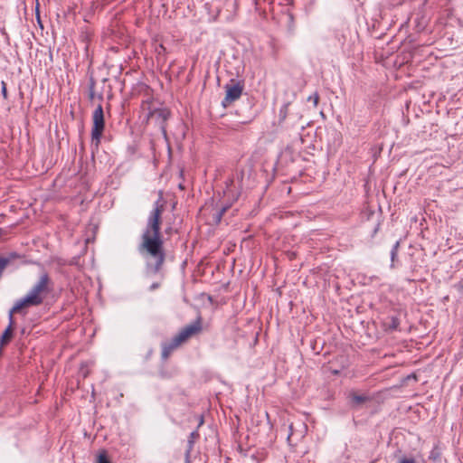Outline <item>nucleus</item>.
<instances>
[{
  "instance_id": "13",
  "label": "nucleus",
  "mask_w": 463,
  "mask_h": 463,
  "mask_svg": "<svg viewBox=\"0 0 463 463\" xmlns=\"http://www.w3.org/2000/svg\"><path fill=\"white\" fill-rule=\"evenodd\" d=\"M399 463H416L414 458H402Z\"/></svg>"
},
{
  "instance_id": "2",
  "label": "nucleus",
  "mask_w": 463,
  "mask_h": 463,
  "mask_svg": "<svg viewBox=\"0 0 463 463\" xmlns=\"http://www.w3.org/2000/svg\"><path fill=\"white\" fill-rule=\"evenodd\" d=\"M52 291V281L47 272H43L27 294L15 302L12 312L26 314L25 309L41 306Z\"/></svg>"
},
{
  "instance_id": "7",
  "label": "nucleus",
  "mask_w": 463,
  "mask_h": 463,
  "mask_svg": "<svg viewBox=\"0 0 463 463\" xmlns=\"http://www.w3.org/2000/svg\"><path fill=\"white\" fill-rule=\"evenodd\" d=\"M169 117L170 111L165 108H156V109H154L153 120H155L156 123L158 124L164 136L166 135L165 123L169 118Z\"/></svg>"
},
{
  "instance_id": "17",
  "label": "nucleus",
  "mask_w": 463,
  "mask_h": 463,
  "mask_svg": "<svg viewBox=\"0 0 463 463\" xmlns=\"http://www.w3.org/2000/svg\"><path fill=\"white\" fill-rule=\"evenodd\" d=\"M225 210H226V209H225V208H223V209L222 210L221 214H222V213L225 212Z\"/></svg>"
},
{
  "instance_id": "16",
  "label": "nucleus",
  "mask_w": 463,
  "mask_h": 463,
  "mask_svg": "<svg viewBox=\"0 0 463 463\" xmlns=\"http://www.w3.org/2000/svg\"><path fill=\"white\" fill-rule=\"evenodd\" d=\"M158 287H159L158 283H154V284L151 285L150 288H151L152 290H154V289L157 288Z\"/></svg>"
},
{
  "instance_id": "15",
  "label": "nucleus",
  "mask_w": 463,
  "mask_h": 463,
  "mask_svg": "<svg viewBox=\"0 0 463 463\" xmlns=\"http://www.w3.org/2000/svg\"><path fill=\"white\" fill-rule=\"evenodd\" d=\"M457 288L459 291H463V280L458 283Z\"/></svg>"
},
{
  "instance_id": "10",
  "label": "nucleus",
  "mask_w": 463,
  "mask_h": 463,
  "mask_svg": "<svg viewBox=\"0 0 463 463\" xmlns=\"http://www.w3.org/2000/svg\"><path fill=\"white\" fill-rule=\"evenodd\" d=\"M97 463H110L106 451L99 454Z\"/></svg>"
},
{
  "instance_id": "1",
  "label": "nucleus",
  "mask_w": 463,
  "mask_h": 463,
  "mask_svg": "<svg viewBox=\"0 0 463 463\" xmlns=\"http://www.w3.org/2000/svg\"><path fill=\"white\" fill-rule=\"evenodd\" d=\"M164 211L165 203L162 200L156 201L149 213L138 245V251L146 260L147 270L154 274L159 272L165 260L164 239L161 233Z\"/></svg>"
},
{
  "instance_id": "14",
  "label": "nucleus",
  "mask_w": 463,
  "mask_h": 463,
  "mask_svg": "<svg viewBox=\"0 0 463 463\" xmlns=\"http://www.w3.org/2000/svg\"><path fill=\"white\" fill-rule=\"evenodd\" d=\"M2 94L4 96V98H7V90H6V85L5 82H3V85H2Z\"/></svg>"
},
{
  "instance_id": "3",
  "label": "nucleus",
  "mask_w": 463,
  "mask_h": 463,
  "mask_svg": "<svg viewBox=\"0 0 463 463\" xmlns=\"http://www.w3.org/2000/svg\"><path fill=\"white\" fill-rule=\"evenodd\" d=\"M202 330V319L198 317L192 324L183 327L170 341L162 345V358L166 360L175 349L200 334Z\"/></svg>"
},
{
  "instance_id": "18",
  "label": "nucleus",
  "mask_w": 463,
  "mask_h": 463,
  "mask_svg": "<svg viewBox=\"0 0 463 463\" xmlns=\"http://www.w3.org/2000/svg\"><path fill=\"white\" fill-rule=\"evenodd\" d=\"M195 435H197L195 432H193V433H192V436H193V437H195Z\"/></svg>"
},
{
  "instance_id": "9",
  "label": "nucleus",
  "mask_w": 463,
  "mask_h": 463,
  "mask_svg": "<svg viewBox=\"0 0 463 463\" xmlns=\"http://www.w3.org/2000/svg\"><path fill=\"white\" fill-rule=\"evenodd\" d=\"M352 402L355 404H362L369 400V398L365 395H360L357 393L351 394Z\"/></svg>"
},
{
  "instance_id": "12",
  "label": "nucleus",
  "mask_w": 463,
  "mask_h": 463,
  "mask_svg": "<svg viewBox=\"0 0 463 463\" xmlns=\"http://www.w3.org/2000/svg\"><path fill=\"white\" fill-rule=\"evenodd\" d=\"M391 320H392V325H391V327L393 328V329H396L399 326V320L397 317H391Z\"/></svg>"
},
{
  "instance_id": "5",
  "label": "nucleus",
  "mask_w": 463,
  "mask_h": 463,
  "mask_svg": "<svg viewBox=\"0 0 463 463\" xmlns=\"http://www.w3.org/2000/svg\"><path fill=\"white\" fill-rule=\"evenodd\" d=\"M225 90L226 94L222 101L224 108L229 107L232 103L241 98L243 90V84L232 80L230 84L225 86Z\"/></svg>"
},
{
  "instance_id": "6",
  "label": "nucleus",
  "mask_w": 463,
  "mask_h": 463,
  "mask_svg": "<svg viewBox=\"0 0 463 463\" xmlns=\"http://www.w3.org/2000/svg\"><path fill=\"white\" fill-rule=\"evenodd\" d=\"M154 104L155 99L150 95H146L141 101L140 112L143 114L146 124L153 121L154 109H156Z\"/></svg>"
},
{
  "instance_id": "4",
  "label": "nucleus",
  "mask_w": 463,
  "mask_h": 463,
  "mask_svg": "<svg viewBox=\"0 0 463 463\" xmlns=\"http://www.w3.org/2000/svg\"><path fill=\"white\" fill-rule=\"evenodd\" d=\"M105 129L104 112L101 104L92 113L91 141L98 147Z\"/></svg>"
},
{
  "instance_id": "11",
  "label": "nucleus",
  "mask_w": 463,
  "mask_h": 463,
  "mask_svg": "<svg viewBox=\"0 0 463 463\" xmlns=\"http://www.w3.org/2000/svg\"><path fill=\"white\" fill-rule=\"evenodd\" d=\"M319 99H320V98H319L318 93H317V92H315L313 95H311V96H309V97L307 98V100H308V101H311V102L313 103L314 107H315V108H317V105H318V102H319Z\"/></svg>"
},
{
  "instance_id": "19",
  "label": "nucleus",
  "mask_w": 463,
  "mask_h": 463,
  "mask_svg": "<svg viewBox=\"0 0 463 463\" xmlns=\"http://www.w3.org/2000/svg\"><path fill=\"white\" fill-rule=\"evenodd\" d=\"M436 463H441V460H440V459H439V460H437V462H436Z\"/></svg>"
},
{
  "instance_id": "8",
  "label": "nucleus",
  "mask_w": 463,
  "mask_h": 463,
  "mask_svg": "<svg viewBox=\"0 0 463 463\" xmlns=\"http://www.w3.org/2000/svg\"><path fill=\"white\" fill-rule=\"evenodd\" d=\"M18 258L16 253L11 254L10 258H0V278L2 277L4 269L10 263L11 260Z\"/></svg>"
}]
</instances>
